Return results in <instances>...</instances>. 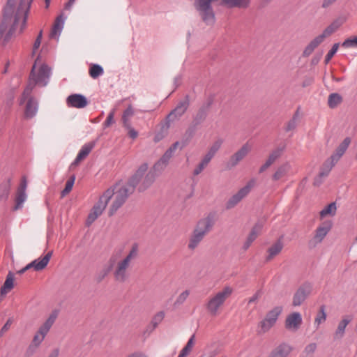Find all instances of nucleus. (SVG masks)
<instances>
[{"instance_id": "obj_1", "label": "nucleus", "mask_w": 357, "mask_h": 357, "mask_svg": "<svg viewBox=\"0 0 357 357\" xmlns=\"http://www.w3.org/2000/svg\"><path fill=\"white\" fill-rule=\"evenodd\" d=\"M139 254V245L132 243L126 253L120 249L114 251L110 256L107 266L99 275L100 280L104 279L111 271L116 282H124L129 276V271Z\"/></svg>"}, {"instance_id": "obj_2", "label": "nucleus", "mask_w": 357, "mask_h": 357, "mask_svg": "<svg viewBox=\"0 0 357 357\" xmlns=\"http://www.w3.org/2000/svg\"><path fill=\"white\" fill-rule=\"evenodd\" d=\"M33 0H8L3 10L0 33L10 36L19 26L22 32L25 28L27 15Z\"/></svg>"}, {"instance_id": "obj_3", "label": "nucleus", "mask_w": 357, "mask_h": 357, "mask_svg": "<svg viewBox=\"0 0 357 357\" xmlns=\"http://www.w3.org/2000/svg\"><path fill=\"white\" fill-rule=\"evenodd\" d=\"M147 169H149L147 163L142 164L127 183L119 182L105 191L110 192L109 200L112 199L109 208V215H112L123 206L128 196L134 192L137 184L146 173Z\"/></svg>"}, {"instance_id": "obj_4", "label": "nucleus", "mask_w": 357, "mask_h": 357, "mask_svg": "<svg viewBox=\"0 0 357 357\" xmlns=\"http://www.w3.org/2000/svg\"><path fill=\"white\" fill-rule=\"evenodd\" d=\"M234 293L231 286L226 285L218 291L213 293L207 299L205 307L208 313L211 316L219 314L227 300Z\"/></svg>"}, {"instance_id": "obj_5", "label": "nucleus", "mask_w": 357, "mask_h": 357, "mask_svg": "<svg viewBox=\"0 0 357 357\" xmlns=\"http://www.w3.org/2000/svg\"><path fill=\"white\" fill-rule=\"evenodd\" d=\"M59 315L58 310H53L36 332L27 352L32 354L42 344L46 335L54 325Z\"/></svg>"}, {"instance_id": "obj_6", "label": "nucleus", "mask_w": 357, "mask_h": 357, "mask_svg": "<svg viewBox=\"0 0 357 357\" xmlns=\"http://www.w3.org/2000/svg\"><path fill=\"white\" fill-rule=\"evenodd\" d=\"M213 225V219L207 216L201 219L196 225L190 236L188 248L194 250L204 239L206 234L211 229Z\"/></svg>"}, {"instance_id": "obj_7", "label": "nucleus", "mask_w": 357, "mask_h": 357, "mask_svg": "<svg viewBox=\"0 0 357 357\" xmlns=\"http://www.w3.org/2000/svg\"><path fill=\"white\" fill-rule=\"evenodd\" d=\"M282 310V306H275L268 310L264 317L257 323V333L259 335H264L269 332L275 326Z\"/></svg>"}, {"instance_id": "obj_8", "label": "nucleus", "mask_w": 357, "mask_h": 357, "mask_svg": "<svg viewBox=\"0 0 357 357\" xmlns=\"http://www.w3.org/2000/svg\"><path fill=\"white\" fill-rule=\"evenodd\" d=\"M110 192H104L100 197L98 201L91 209L86 220V224H92L105 211L109 201Z\"/></svg>"}, {"instance_id": "obj_9", "label": "nucleus", "mask_w": 357, "mask_h": 357, "mask_svg": "<svg viewBox=\"0 0 357 357\" xmlns=\"http://www.w3.org/2000/svg\"><path fill=\"white\" fill-rule=\"evenodd\" d=\"M38 65L39 61L37 59L32 68L31 79H32L36 84L43 86L47 83L50 75V69L45 64H41L38 67Z\"/></svg>"}, {"instance_id": "obj_10", "label": "nucleus", "mask_w": 357, "mask_h": 357, "mask_svg": "<svg viewBox=\"0 0 357 357\" xmlns=\"http://www.w3.org/2000/svg\"><path fill=\"white\" fill-rule=\"evenodd\" d=\"M256 184L255 179L250 180L245 186L241 188L237 192L233 195L226 202L225 207L227 209L234 208L240 203L248 195Z\"/></svg>"}, {"instance_id": "obj_11", "label": "nucleus", "mask_w": 357, "mask_h": 357, "mask_svg": "<svg viewBox=\"0 0 357 357\" xmlns=\"http://www.w3.org/2000/svg\"><path fill=\"white\" fill-rule=\"evenodd\" d=\"M333 227V222L327 220L322 222L314 231V236L310 243L313 246L321 243Z\"/></svg>"}, {"instance_id": "obj_12", "label": "nucleus", "mask_w": 357, "mask_h": 357, "mask_svg": "<svg viewBox=\"0 0 357 357\" xmlns=\"http://www.w3.org/2000/svg\"><path fill=\"white\" fill-rule=\"evenodd\" d=\"M52 256V252H47L44 257L38 258L31 263L28 264L25 267L18 271V274H23L26 271L33 268L35 271H40L46 268Z\"/></svg>"}, {"instance_id": "obj_13", "label": "nucleus", "mask_w": 357, "mask_h": 357, "mask_svg": "<svg viewBox=\"0 0 357 357\" xmlns=\"http://www.w3.org/2000/svg\"><path fill=\"white\" fill-rule=\"evenodd\" d=\"M303 323L301 313L294 312L288 314L284 321L285 328L291 332L297 331Z\"/></svg>"}, {"instance_id": "obj_14", "label": "nucleus", "mask_w": 357, "mask_h": 357, "mask_svg": "<svg viewBox=\"0 0 357 357\" xmlns=\"http://www.w3.org/2000/svg\"><path fill=\"white\" fill-rule=\"evenodd\" d=\"M252 146L247 142L244 144L241 149L235 152L229 158V165L231 167L236 166L241 160H243L251 151Z\"/></svg>"}, {"instance_id": "obj_15", "label": "nucleus", "mask_w": 357, "mask_h": 357, "mask_svg": "<svg viewBox=\"0 0 357 357\" xmlns=\"http://www.w3.org/2000/svg\"><path fill=\"white\" fill-rule=\"evenodd\" d=\"M178 143H175L172 147L167 150L162 157L158 160L153 166L151 171H153L156 174L162 172L167 165L173 151L176 149Z\"/></svg>"}, {"instance_id": "obj_16", "label": "nucleus", "mask_w": 357, "mask_h": 357, "mask_svg": "<svg viewBox=\"0 0 357 357\" xmlns=\"http://www.w3.org/2000/svg\"><path fill=\"white\" fill-rule=\"evenodd\" d=\"M66 104L69 107L82 109L88 105V100L83 95L75 93L67 98Z\"/></svg>"}, {"instance_id": "obj_17", "label": "nucleus", "mask_w": 357, "mask_h": 357, "mask_svg": "<svg viewBox=\"0 0 357 357\" xmlns=\"http://www.w3.org/2000/svg\"><path fill=\"white\" fill-rule=\"evenodd\" d=\"M156 176L157 174L153 171L150 170L148 172L147 169L139 182L137 184V185H138V190L139 191H144L150 188L155 182Z\"/></svg>"}, {"instance_id": "obj_18", "label": "nucleus", "mask_w": 357, "mask_h": 357, "mask_svg": "<svg viewBox=\"0 0 357 357\" xmlns=\"http://www.w3.org/2000/svg\"><path fill=\"white\" fill-rule=\"evenodd\" d=\"M264 227L263 222H257L251 229L247 239L243 245V248L247 250L252 242L259 236L261 233Z\"/></svg>"}, {"instance_id": "obj_19", "label": "nucleus", "mask_w": 357, "mask_h": 357, "mask_svg": "<svg viewBox=\"0 0 357 357\" xmlns=\"http://www.w3.org/2000/svg\"><path fill=\"white\" fill-rule=\"evenodd\" d=\"M326 39L321 33L314 37L304 49L303 56H309Z\"/></svg>"}, {"instance_id": "obj_20", "label": "nucleus", "mask_w": 357, "mask_h": 357, "mask_svg": "<svg viewBox=\"0 0 357 357\" xmlns=\"http://www.w3.org/2000/svg\"><path fill=\"white\" fill-rule=\"evenodd\" d=\"M345 19L344 17H338L334 20L329 25H328L321 32L326 38L332 36L335 33L340 26L344 23Z\"/></svg>"}, {"instance_id": "obj_21", "label": "nucleus", "mask_w": 357, "mask_h": 357, "mask_svg": "<svg viewBox=\"0 0 357 357\" xmlns=\"http://www.w3.org/2000/svg\"><path fill=\"white\" fill-rule=\"evenodd\" d=\"M310 294V287H301L294 294L293 298V305L294 306L300 305Z\"/></svg>"}, {"instance_id": "obj_22", "label": "nucleus", "mask_w": 357, "mask_h": 357, "mask_svg": "<svg viewBox=\"0 0 357 357\" xmlns=\"http://www.w3.org/2000/svg\"><path fill=\"white\" fill-rule=\"evenodd\" d=\"M283 243L278 240L272 244L267 250L266 261H271L278 256L283 248Z\"/></svg>"}, {"instance_id": "obj_23", "label": "nucleus", "mask_w": 357, "mask_h": 357, "mask_svg": "<svg viewBox=\"0 0 357 357\" xmlns=\"http://www.w3.org/2000/svg\"><path fill=\"white\" fill-rule=\"evenodd\" d=\"M93 146L94 143L91 142L85 144L80 149L72 165H78L82 160H84L88 156V155L93 149Z\"/></svg>"}, {"instance_id": "obj_24", "label": "nucleus", "mask_w": 357, "mask_h": 357, "mask_svg": "<svg viewBox=\"0 0 357 357\" xmlns=\"http://www.w3.org/2000/svg\"><path fill=\"white\" fill-rule=\"evenodd\" d=\"M283 151V149L282 148L277 149L274 151H273L268 159L266 160L265 163L260 167L259 172L261 173L264 172L266 169H268L272 164H273L277 159H278Z\"/></svg>"}, {"instance_id": "obj_25", "label": "nucleus", "mask_w": 357, "mask_h": 357, "mask_svg": "<svg viewBox=\"0 0 357 357\" xmlns=\"http://www.w3.org/2000/svg\"><path fill=\"white\" fill-rule=\"evenodd\" d=\"M351 143V139L346 137L336 149L334 154L331 156L333 161H337L345 153Z\"/></svg>"}, {"instance_id": "obj_26", "label": "nucleus", "mask_w": 357, "mask_h": 357, "mask_svg": "<svg viewBox=\"0 0 357 357\" xmlns=\"http://www.w3.org/2000/svg\"><path fill=\"white\" fill-rule=\"evenodd\" d=\"M291 171V165L289 162H285L278 167L272 176L273 181H278L286 176Z\"/></svg>"}, {"instance_id": "obj_27", "label": "nucleus", "mask_w": 357, "mask_h": 357, "mask_svg": "<svg viewBox=\"0 0 357 357\" xmlns=\"http://www.w3.org/2000/svg\"><path fill=\"white\" fill-rule=\"evenodd\" d=\"M38 111V103L36 100L30 98L26 103L24 116L26 119L33 118L37 113Z\"/></svg>"}, {"instance_id": "obj_28", "label": "nucleus", "mask_w": 357, "mask_h": 357, "mask_svg": "<svg viewBox=\"0 0 357 357\" xmlns=\"http://www.w3.org/2000/svg\"><path fill=\"white\" fill-rule=\"evenodd\" d=\"M64 24V18L62 15L58 16L54 22L50 37L52 38L58 39L60 33L61 32Z\"/></svg>"}, {"instance_id": "obj_29", "label": "nucleus", "mask_w": 357, "mask_h": 357, "mask_svg": "<svg viewBox=\"0 0 357 357\" xmlns=\"http://www.w3.org/2000/svg\"><path fill=\"white\" fill-rule=\"evenodd\" d=\"M351 317L350 316H344L339 322L336 331L335 333V337L337 339L342 338L344 334V330L347 326L351 322Z\"/></svg>"}, {"instance_id": "obj_30", "label": "nucleus", "mask_w": 357, "mask_h": 357, "mask_svg": "<svg viewBox=\"0 0 357 357\" xmlns=\"http://www.w3.org/2000/svg\"><path fill=\"white\" fill-rule=\"evenodd\" d=\"M14 287V275L9 272L6 276V279L1 287V295L5 296Z\"/></svg>"}, {"instance_id": "obj_31", "label": "nucleus", "mask_w": 357, "mask_h": 357, "mask_svg": "<svg viewBox=\"0 0 357 357\" xmlns=\"http://www.w3.org/2000/svg\"><path fill=\"white\" fill-rule=\"evenodd\" d=\"M292 348L288 344H282L278 347L269 357H287L291 353Z\"/></svg>"}, {"instance_id": "obj_32", "label": "nucleus", "mask_w": 357, "mask_h": 357, "mask_svg": "<svg viewBox=\"0 0 357 357\" xmlns=\"http://www.w3.org/2000/svg\"><path fill=\"white\" fill-rule=\"evenodd\" d=\"M188 107V102L183 101L180 102L177 107L169 114L168 119L174 120V119L181 116L186 110Z\"/></svg>"}, {"instance_id": "obj_33", "label": "nucleus", "mask_w": 357, "mask_h": 357, "mask_svg": "<svg viewBox=\"0 0 357 357\" xmlns=\"http://www.w3.org/2000/svg\"><path fill=\"white\" fill-rule=\"evenodd\" d=\"M337 211V206L335 202H332L325 206L319 213L321 218H324L327 216H334Z\"/></svg>"}, {"instance_id": "obj_34", "label": "nucleus", "mask_w": 357, "mask_h": 357, "mask_svg": "<svg viewBox=\"0 0 357 357\" xmlns=\"http://www.w3.org/2000/svg\"><path fill=\"white\" fill-rule=\"evenodd\" d=\"M326 320V313L325 312V308L324 306H321L314 319V325L316 329H318L319 325L324 323Z\"/></svg>"}, {"instance_id": "obj_35", "label": "nucleus", "mask_w": 357, "mask_h": 357, "mask_svg": "<svg viewBox=\"0 0 357 357\" xmlns=\"http://www.w3.org/2000/svg\"><path fill=\"white\" fill-rule=\"evenodd\" d=\"M104 73L103 68L98 64H91L89 70V75L93 79H96Z\"/></svg>"}, {"instance_id": "obj_36", "label": "nucleus", "mask_w": 357, "mask_h": 357, "mask_svg": "<svg viewBox=\"0 0 357 357\" xmlns=\"http://www.w3.org/2000/svg\"><path fill=\"white\" fill-rule=\"evenodd\" d=\"M342 101V98L338 93H332L329 96L328 100V106L331 108L337 107Z\"/></svg>"}, {"instance_id": "obj_37", "label": "nucleus", "mask_w": 357, "mask_h": 357, "mask_svg": "<svg viewBox=\"0 0 357 357\" xmlns=\"http://www.w3.org/2000/svg\"><path fill=\"white\" fill-rule=\"evenodd\" d=\"M26 195L25 192L17 190L15 198V206L14 210H17L22 207V204L26 200Z\"/></svg>"}, {"instance_id": "obj_38", "label": "nucleus", "mask_w": 357, "mask_h": 357, "mask_svg": "<svg viewBox=\"0 0 357 357\" xmlns=\"http://www.w3.org/2000/svg\"><path fill=\"white\" fill-rule=\"evenodd\" d=\"M134 111L131 106H129L123 112L122 121L123 126H128L130 123V119L133 116Z\"/></svg>"}, {"instance_id": "obj_39", "label": "nucleus", "mask_w": 357, "mask_h": 357, "mask_svg": "<svg viewBox=\"0 0 357 357\" xmlns=\"http://www.w3.org/2000/svg\"><path fill=\"white\" fill-rule=\"evenodd\" d=\"M75 176L70 177L66 183L65 188L61 192V196L65 197L66 195H68L72 190L74 183H75Z\"/></svg>"}, {"instance_id": "obj_40", "label": "nucleus", "mask_w": 357, "mask_h": 357, "mask_svg": "<svg viewBox=\"0 0 357 357\" xmlns=\"http://www.w3.org/2000/svg\"><path fill=\"white\" fill-rule=\"evenodd\" d=\"M222 139H218L213 143V144L210 146L208 153H211L212 155H215L218 151L220 149L222 144Z\"/></svg>"}, {"instance_id": "obj_41", "label": "nucleus", "mask_w": 357, "mask_h": 357, "mask_svg": "<svg viewBox=\"0 0 357 357\" xmlns=\"http://www.w3.org/2000/svg\"><path fill=\"white\" fill-rule=\"evenodd\" d=\"M342 46L344 48L357 47V36L346 39Z\"/></svg>"}, {"instance_id": "obj_42", "label": "nucleus", "mask_w": 357, "mask_h": 357, "mask_svg": "<svg viewBox=\"0 0 357 357\" xmlns=\"http://www.w3.org/2000/svg\"><path fill=\"white\" fill-rule=\"evenodd\" d=\"M339 48V43H335L331 50L327 53V54L325 56V63H328L329 61L331 60V59L333 57V56L335 54V53L337 52Z\"/></svg>"}, {"instance_id": "obj_43", "label": "nucleus", "mask_w": 357, "mask_h": 357, "mask_svg": "<svg viewBox=\"0 0 357 357\" xmlns=\"http://www.w3.org/2000/svg\"><path fill=\"white\" fill-rule=\"evenodd\" d=\"M115 113H116V109H113L110 111L106 120L103 123L104 127L107 128L114 123L115 121L114 119V117Z\"/></svg>"}, {"instance_id": "obj_44", "label": "nucleus", "mask_w": 357, "mask_h": 357, "mask_svg": "<svg viewBox=\"0 0 357 357\" xmlns=\"http://www.w3.org/2000/svg\"><path fill=\"white\" fill-rule=\"evenodd\" d=\"M168 126H163L160 132L156 133L153 137V141L155 142H158L161 139H162L165 136L167 135V130Z\"/></svg>"}, {"instance_id": "obj_45", "label": "nucleus", "mask_w": 357, "mask_h": 357, "mask_svg": "<svg viewBox=\"0 0 357 357\" xmlns=\"http://www.w3.org/2000/svg\"><path fill=\"white\" fill-rule=\"evenodd\" d=\"M189 295H190V291L189 290L183 291L177 297L176 303H178V304L183 303L188 298Z\"/></svg>"}, {"instance_id": "obj_46", "label": "nucleus", "mask_w": 357, "mask_h": 357, "mask_svg": "<svg viewBox=\"0 0 357 357\" xmlns=\"http://www.w3.org/2000/svg\"><path fill=\"white\" fill-rule=\"evenodd\" d=\"M164 317L165 313L163 312H159L154 316L152 320V324L154 325V326H156L163 320Z\"/></svg>"}, {"instance_id": "obj_47", "label": "nucleus", "mask_w": 357, "mask_h": 357, "mask_svg": "<svg viewBox=\"0 0 357 357\" xmlns=\"http://www.w3.org/2000/svg\"><path fill=\"white\" fill-rule=\"evenodd\" d=\"M330 170H331V168H328L326 172L321 171L319 173L318 177L317 178H315L314 182V185H319L321 182V178L323 177H326L328 175Z\"/></svg>"}, {"instance_id": "obj_48", "label": "nucleus", "mask_w": 357, "mask_h": 357, "mask_svg": "<svg viewBox=\"0 0 357 357\" xmlns=\"http://www.w3.org/2000/svg\"><path fill=\"white\" fill-rule=\"evenodd\" d=\"M128 130V134L132 139H136L138 136V132L131 127L130 123L128 126H123Z\"/></svg>"}, {"instance_id": "obj_49", "label": "nucleus", "mask_w": 357, "mask_h": 357, "mask_svg": "<svg viewBox=\"0 0 357 357\" xmlns=\"http://www.w3.org/2000/svg\"><path fill=\"white\" fill-rule=\"evenodd\" d=\"M32 90V86H30V84L24 89L22 98L20 100V105H22L25 100L28 98V96L30 95Z\"/></svg>"}, {"instance_id": "obj_50", "label": "nucleus", "mask_w": 357, "mask_h": 357, "mask_svg": "<svg viewBox=\"0 0 357 357\" xmlns=\"http://www.w3.org/2000/svg\"><path fill=\"white\" fill-rule=\"evenodd\" d=\"M41 39H42V31H40L36 39L33 47V54H35L36 51L39 48L41 44Z\"/></svg>"}, {"instance_id": "obj_51", "label": "nucleus", "mask_w": 357, "mask_h": 357, "mask_svg": "<svg viewBox=\"0 0 357 357\" xmlns=\"http://www.w3.org/2000/svg\"><path fill=\"white\" fill-rule=\"evenodd\" d=\"M317 349V344L315 343H310L308 345H307L305 348V353L308 354H313Z\"/></svg>"}, {"instance_id": "obj_52", "label": "nucleus", "mask_w": 357, "mask_h": 357, "mask_svg": "<svg viewBox=\"0 0 357 357\" xmlns=\"http://www.w3.org/2000/svg\"><path fill=\"white\" fill-rule=\"evenodd\" d=\"M12 322H13V321L10 319H9L6 321V323L3 325V326L0 330V336H3V334L9 330V328L12 324Z\"/></svg>"}, {"instance_id": "obj_53", "label": "nucleus", "mask_w": 357, "mask_h": 357, "mask_svg": "<svg viewBox=\"0 0 357 357\" xmlns=\"http://www.w3.org/2000/svg\"><path fill=\"white\" fill-rule=\"evenodd\" d=\"M206 166L207 165L205 163H204L202 161H201L200 163L194 169V174L195 175L199 174Z\"/></svg>"}, {"instance_id": "obj_54", "label": "nucleus", "mask_w": 357, "mask_h": 357, "mask_svg": "<svg viewBox=\"0 0 357 357\" xmlns=\"http://www.w3.org/2000/svg\"><path fill=\"white\" fill-rule=\"evenodd\" d=\"M261 297V292L259 291H257L255 294H254L249 299H248V303L251 304L252 303H256L258 301L259 298Z\"/></svg>"}, {"instance_id": "obj_55", "label": "nucleus", "mask_w": 357, "mask_h": 357, "mask_svg": "<svg viewBox=\"0 0 357 357\" xmlns=\"http://www.w3.org/2000/svg\"><path fill=\"white\" fill-rule=\"evenodd\" d=\"M195 336L192 335L190 339L188 341L186 345L184 347V348L185 349V350H188L191 352L193 347H194V344H195Z\"/></svg>"}, {"instance_id": "obj_56", "label": "nucleus", "mask_w": 357, "mask_h": 357, "mask_svg": "<svg viewBox=\"0 0 357 357\" xmlns=\"http://www.w3.org/2000/svg\"><path fill=\"white\" fill-rule=\"evenodd\" d=\"M195 336L192 335L190 339L188 341L186 345L184 347V348L185 349V350H188L191 352L193 347H194V344H195Z\"/></svg>"}, {"instance_id": "obj_57", "label": "nucleus", "mask_w": 357, "mask_h": 357, "mask_svg": "<svg viewBox=\"0 0 357 357\" xmlns=\"http://www.w3.org/2000/svg\"><path fill=\"white\" fill-rule=\"evenodd\" d=\"M26 186H27L26 178L25 176H24L21 181V183H20L17 190L22 191V192H26Z\"/></svg>"}, {"instance_id": "obj_58", "label": "nucleus", "mask_w": 357, "mask_h": 357, "mask_svg": "<svg viewBox=\"0 0 357 357\" xmlns=\"http://www.w3.org/2000/svg\"><path fill=\"white\" fill-rule=\"evenodd\" d=\"M8 189L7 188L0 189V202L8 197Z\"/></svg>"}, {"instance_id": "obj_59", "label": "nucleus", "mask_w": 357, "mask_h": 357, "mask_svg": "<svg viewBox=\"0 0 357 357\" xmlns=\"http://www.w3.org/2000/svg\"><path fill=\"white\" fill-rule=\"evenodd\" d=\"M337 0H323L321 7L323 8H327L333 5Z\"/></svg>"}, {"instance_id": "obj_60", "label": "nucleus", "mask_w": 357, "mask_h": 357, "mask_svg": "<svg viewBox=\"0 0 357 357\" xmlns=\"http://www.w3.org/2000/svg\"><path fill=\"white\" fill-rule=\"evenodd\" d=\"M213 158V155H212L211 153H206V154L204 156L203 159L202 160V161L205 163L206 165H208V164L209 163V162L211 161V160Z\"/></svg>"}, {"instance_id": "obj_61", "label": "nucleus", "mask_w": 357, "mask_h": 357, "mask_svg": "<svg viewBox=\"0 0 357 357\" xmlns=\"http://www.w3.org/2000/svg\"><path fill=\"white\" fill-rule=\"evenodd\" d=\"M295 128H296V121L294 119V120L291 121L290 122H289V123L287 124V130H291L294 129Z\"/></svg>"}, {"instance_id": "obj_62", "label": "nucleus", "mask_w": 357, "mask_h": 357, "mask_svg": "<svg viewBox=\"0 0 357 357\" xmlns=\"http://www.w3.org/2000/svg\"><path fill=\"white\" fill-rule=\"evenodd\" d=\"M127 357H147V356L144 353L135 352V353H132V354L128 355Z\"/></svg>"}, {"instance_id": "obj_63", "label": "nucleus", "mask_w": 357, "mask_h": 357, "mask_svg": "<svg viewBox=\"0 0 357 357\" xmlns=\"http://www.w3.org/2000/svg\"><path fill=\"white\" fill-rule=\"evenodd\" d=\"M190 351L188 350H185V349L183 347L182 350L181 351L178 357H186L190 354Z\"/></svg>"}, {"instance_id": "obj_64", "label": "nucleus", "mask_w": 357, "mask_h": 357, "mask_svg": "<svg viewBox=\"0 0 357 357\" xmlns=\"http://www.w3.org/2000/svg\"><path fill=\"white\" fill-rule=\"evenodd\" d=\"M75 1V0H69V1L66 4L65 8L68 10L70 9Z\"/></svg>"}]
</instances>
